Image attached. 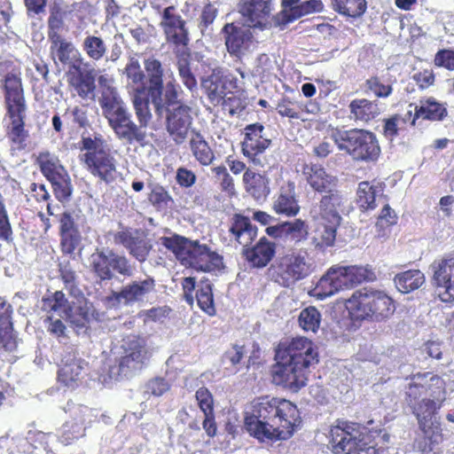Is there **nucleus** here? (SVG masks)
Listing matches in <instances>:
<instances>
[{
    "instance_id": "4468645a",
    "label": "nucleus",
    "mask_w": 454,
    "mask_h": 454,
    "mask_svg": "<svg viewBox=\"0 0 454 454\" xmlns=\"http://www.w3.org/2000/svg\"><path fill=\"white\" fill-rule=\"evenodd\" d=\"M155 280L150 276L145 278L135 279L114 292L112 300L120 305L132 306L145 302L155 291Z\"/></svg>"
},
{
    "instance_id": "7ed1b4c3",
    "label": "nucleus",
    "mask_w": 454,
    "mask_h": 454,
    "mask_svg": "<svg viewBox=\"0 0 454 454\" xmlns=\"http://www.w3.org/2000/svg\"><path fill=\"white\" fill-rule=\"evenodd\" d=\"M346 309L353 320L385 321L395 312L393 300L383 291L363 288L346 301Z\"/></svg>"
},
{
    "instance_id": "f03ea898",
    "label": "nucleus",
    "mask_w": 454,
    "mask_h": 454,
    "mask_svg": "<svg viewBox=\"0 0 454 454\" xmlns=\"http://www.w3.org/2000/svg\"><path fill=\"white\" fill-rule=\"evenodd\" d=\"M145 83L133 88L129 96L139 123L148 124L152 119L150 103L160 115L165 104L173 106L178 98V86L173 72L154 57L144 60Z\"/></svg>"
},
{
    "instance_id": "c03bdc74",
    "label": "nucleus",
    "mask_w": 454,
    "mask_h": 454,
    "mask_svg": "<svg viewBox=\"0 0 454 454\" xmlns=\"http://www.w3.org/2000/svg\"><path fill=\"white\" fill-rule=\"evenodd\" d=\"M196 299L199 307L209 316L215 313L214 306V298L212 292V285L207 280L200 281L196 290Z\"/></svg>"
},
{
    "instance_id": "4d7b16f0",
    "label": "nucleus",
    "mask_w": 454,
    "mask_h": 454,
    "mask_svg": "<svg viewBox=\"0 0 454 454\" xmlns=\"http://www.w3.org/2000/svg\"><path fill=\"white\" fill-rule=\"evenodd\" d=\"M342 142H374L376 140V137L373 133L369 132L364 129H349L346 130L343 135H341Z\"/></svg>"
},
{
    "instance_id": "de8ad7c7",
    "label": "nucleus",
    "mask_w": 454,
    "mask_h": 454,
    "mask_svg": "<svg viewBox=\"0 0 454 454\" xmlns=\"http://www.w3.org/2000/svg\"><path fill=\"white\" fill-rule=\"evenodd\" d=\"M321 314L315 307L302 309L299 316L300 326L307 332L316 333L320 326Z\"/></svg>"
},
{
    "instance_id": "473e14b6",
    "label": "nucleus",
    "mask_w": 454,
    "mask_h": 454,
    "mask_svg": "<svg viewBox=\"0 0 454 454\" xmlns=\"http://www.w3.org/2000/svg\"><path fill=\"white\" fill-rule=\"evenodd\" d=\"M72 309L68 313L67 320L78 329H83L86 324L93 317L94 309L91 303L83 297L77 301H71Z\"/></svg>"
},
{
    "instance_id": "c9c22d12",
    "label": "nucleus",
    "mask_w": 454,
    "mask_h": 454,
    "mask_svg": "<svg viewBox=\"0 0 454 454\" xmlns=\"http://www.w3.org/2000/svg\"><path fill=\"white\" fill-rule=\"evenodd\" d=\"M429 387H435V385L431 381V378L427 380L422 376L414 377L406 390L405 400L408 405L411 407L424 396H428L430 393Z\"/></svg>"
},
{
    "instance_id": "a19ab883",
    "label": "nucleus",
    "mask_w": 454,
    "mask_h": 454,
    "mask_svg": "<svg viewBox=\"0 0 454 454\" xmlns=\"http://www.w3.org/2000/svg\"><path fill=\"white\" fill-rule=\"evenodd\" d=\"M382 192L379 186H374L369 182H361L357 188V203L364 210L376 207V198Z\"/></svg>"
},
{
    "instance_id": "f257e3e1",
    "label": "nucleus",
    "mask_w": 454,
    "mask_h": 454,
    "mask_svg": "<svg viewBox=\"0 0 454 454\" xmlns=\"http://www.w3.org/2000/svg\"><path fill=\"white\" fill-rule=\"evenodd\" d=\"M300 423V413L294 403L270 396L255 399L252 403L251 415L245 419L249 434L262 442L286 440Z\"/></svg>"
},
{
    "instance_id": "3c124183",
    "label": "nucleus",
    "mask_w": 454,
    "mask_h": 454,
    "mask_svg": "<svg viewBox=\"0 0 454 454\" xmlns=\"http://www.w3.org/2000/svg\"><path fill=\"white\" fill-rule=\"evenodd\" d=\"M53 188L54 194L59 200H67L72 193V186L67 172L49 180Z\"/></svg>"
},
{
    "instance_id": "dca6fc26",
    "label": "nucleus",
    "mask_w": 454,
    "mask_h": 454,
    "mask_svg": "<svg viewBox=\"0 0 454 454\" xmlns=\"http://www.w3.org/2000/svg\"><path fill=\"white\" fill-rule=\"evenodd\" d=\"M347 200L337 191L324 195L318 204L315 205L310 215L318 223H329L340 225L342 207Z\"/></svg>"
},
{
    "instance_id": "052dcab7",
    "label": "nucleus",
    "mask_w": 454,
    "mask_h": 454,
    "mask_svg": "<svg viewBox=\"0 0 454 454\" xmlns=\"http://www.w3.org/2000/svg\"><path fill=\"white\" fill-rule=\"evenodd\" d=\"M63 319H66V317L47 316L45 319L47 331L57 338L67 337V327Z\"/></svg>"
},
{
    "instance_id": "9d476101",
    "label": "nucleus",
    "mask_w": 454,
    "mask_h": 454,
    "mask_svg": "<svg viewBox=\"0 0 454 454\" xmlns=\"http://www.w3.org/2000/svg\"><path fill=\"white\" fill-rule=\"evenodd\" d=\"M277 363L272 368V381L292 392H298L306 386L309 370L288 361L286 357H277Z\"/></svg>"
},
{
    "instance_id": "f8f14e48",
    "label": "nucleus",
    "mask_w": 454,
    "mask_h": 454,
    "mask_svg": "<svg viewBox=\"0 0 454 454\" xmlns=\"http://www.w3.org/2000/svg\"><path fill=\"white\" fill-rule=\"evenodd\" d=\"M277 357H286L309 370L318 363V352L313 342L305 338L293 339L288 344H281L276 353Z\"/></svg>"
},
{
    "instance_id": "603ef678",
    "label": "nucleus",
    "mask_w": 454,
    "mask_h": 454,
    "mask_svg": "<svg viewBox=\"0 0 454 454\" xmlns=\"http://www.w3.org/2000/svg\"><path fill=\"white\" fill-rule=\"evenodd\" d=\"M178 74L184 85L192 90L197 88V81L191 71L189 55H181L177 59Z\"/></svg>"
},
{
    "instance_id": "a878e982",
    "label": "nucleus",
    "mask_w": 454,
    "mask_h": 454,
    "mask_svg": "<svg viewBox=\"0 0 454 454\" xmlns=\"http://www.w3.org/2000/svg\"><path fill=\"white\" fill-rule=\"evenodd\" d=\"M303 174L309 184L318 192H334L333 188L336 186L337 178L328 173L320 166L306 165Z\"/></svg>"
},
{
    "instance_id": "8fccbe9b",
    "label": "nucleus",
    "mask_w": 454,
    "mask_h": 454,
    "mask_svg": "<svg viewBox=\"0 0 454 454\" xmlns=\"http://www.w3.org/2000/svg\"><path fill=\"white\" fill-rule=\"evenodd\" d=\"M202 87L214 104H219L225 95L224 87L218 76L212 75L202 81Z\"/></svg>"
},
{
    "instance_id": "5701e85b",
    "label": "nucleus",
    "mask_w": 454,
    "mask_h": 454,
    "mask_svg": "<svg viewBox=\"0 0 454 454\" xmlns=\"http://www.w3.org/2000/svg\"><path fill=\"white\" fill-rule=\"evenodd\" d=\"M239 12L246 25L263 27L270 15L271 0H250L239 4Z\"/></svg>"
},
{
    "instance_id": "f3484780",
    "label": "nucleus",
    "mask_w": 454,
    "mask_h": 454,
    "mask_svg": "<svg viewBox=\"0 0 454 454\" xmlns=\"http://www.w3.org/2000/svg\"><path fill=\"white\" fill-rule=\"evenodd\" d=\"M433 281L439 289V297L444 302L454 301V256L432 264Z\"/></svg>"
},
{
    "instance_id": "680f3d73",
    "label": "nucleus",
    "mask_w": 454,
    "mask_h": 454,
    "mask_svg": "<svg viewBox=\"0 0 454 454\" xmlns=\"http://www.w3.org/2000/svg\"><path fill=\"white\" fill-rule=\"evenodd\" d=\"M196 400L203 413L210 414L214 411L213 395L206 387H200L196 391Z\"/></svg>"
},
{
    "instance_id": "ddd939ff",
    "label": "nucleus",
    "mask_w": 454,
    "mask_h": 454,
    "mask_svg": "<svg viewBox=\"0 0 454 454\" xmlns=\"http://www.w3.org/2000/svg\"><path fill=\"white\" fill-rule=\"evenodd\" d=\"M160 27L168 43L176 47H185L189 43V31L186 21L174 5L168 6L160 13Z\"/></svg>"
},
{
    "instance_id": "7c9ffc66",
    "label": "nucleus",
    "mask_w": 454,
    "mask_h": 454,
    "mask_svg": "<svg viewBox=\"0 0 454 454\" xmlns=\"http://www.w3.org/2000/svg\"><path fill=\"white\" fill-rule=\"evenodd\" d=\"M230 232L244 247L249 246L257 235V230L247 217L236 215L232 218Z\"/></svg>"
},
{
    "instance_id": "cd10ccee",
    "label": "nucleus",
    "mask_w": 454,
    "mask_h": 454,
    "mask_svg": "<svg viewBox=\"0 0 454 454\" xmlns=\"http://www.w3.org/2000/svg\"><path fill=\"white\" fill-rule=\"evenodd\" d=\"M244 253L247 260L250 262L253 266L262 268L266 266L275 255V244L262 238L254 247L246 249Z\"/></svg>"
},
{
    "instance_id": "5fc2aeb1",
    "label": "nucleus",
    "mask_w": 454,
    "mask_h": 454,
    "mask_svg": "<svg viewBox=\"0 0 454 454\" xmlns=\"http://www.w3.org/2000/svg\"><path fill=\"white\" fill-rule=\"evenodd\" d=\"M345 269L352 287L363 281H372L375 278L374 273L367 267L347 266Z\"/></svg>"
},
{
    "instance_id": "13d9d810",
    "label": "nucleus",
    "mask_w": 454,
    "mask_h": 454,
    "mask_svg": "<svg viewBox=\"0 0 454 454\" xmlns=\"http://www.w3.org/2000/svg\"><path fill=\"white\" fill-rule=\"evenodd\" d=\"M81 242V235L77 229L61 233V246L63 252L72 254Z\"/></svg>"
},
{
    "instance_id": "4be33fe9",
    "label": "nucleus",
    "mask_w": 454,
    "mask_h": 454,
    "mask_svg": "<svg viewBox=\"0 0 454 454\" xmlns=\"http://www.w3.org/2000/svg\"><path fill=\"white\" fill-rule=\"evenodd\" d=\"M114 242L126 247L137 261L145 262L152 248L149 241L137 230H123L114 235Z\"/></svg>"
},
{
    "instance_id": "bf43d9fd",
    "label": "nucleus",
    "mask_w": 454,
    "mask_h": 454,
    "mask_svg": "<svg viewBox=\"0 0 454 454\" xmlns=\"http://www.w3.org/2000/svg\"><path fill=\"white\" fill-rule=\"evenodd\" d=\"M149 201L158 210L167 208L168 201L171 200L168 193L161 186L154 187L149 194Z\"/></svg>"
},
{
    "instance_id": "39448f33",
    "label": "nucleus",
    "mask_w": 454,
    "mask_h": 454,
    "mask_svg": "<svg viewBox=\"0 0 454 454\" xmlns=\"http://www.w3.org/2000/svg\"><path fill=\"white\" fill-rule=\"evenodd\" d=\"M431 381L435 387H429V395L424 396L411 408L418 419L420 429L428 434L432 442L438 444L443 441L444 437L436 414L445 400L446 391L443 380L440 377L431 376Z\"/></svg>"
},
{
    "instance_id": "69168bd1",
    "label": "nucleus",
    "mask_w": 454,
    "mask_h": 454,
    "mask_svg": "<svg viewBox=\"0 0 454 454\" xmlns=\"http://www.w3.org/2000/svg\"><path fill=\"white\" fill-rule=\"evenodd\" d=\"M216 15L217 8L215 6V4L211 3L205 4L200 15V22L199 25L202 34H205L207 27L214 22Z\"/></svg>"
},
{
    "instance_id": "37998d69",
    "label": "nucleus",
    "mask_w": 454,
    "mask_h": 454,
    "mask_svg": "<svg viewBox=\"0 0 454 454\" xmlns=\"http://www.w3.org/2000/svg\"><path fill=\"white\" fill-rule=\"evenodd\" d=\"M82 46L86 55L94 61L101 60L107 52V46L104 40L96 35H87Z\"/></svg>"
},
{
    "instance_id": "20e7f679",
    "label": "nucleus",
    "mask_w": 454,
    "mask_h": 454,
    "mask_svg": "<svg viewBox=\"0 0 454 454\" xmlns=\"http://www.w3.org/2000/svg\"><path fill=\"white\" fill-rule=\"evenodd\" d=\"M99 105L102 108L103 115L108 120L119 138L129 141H143L147 138V124L139 123L137 126L130 119V114L125 106V103L119 96L117 91L101 95Z\"/></svg>"
},
{
    "instance_id": "a18cd8bd",
    "label": "nucleus",
    "mask_w": 454,
    "mask_h": 454,
    "mask_svg": "<svg viewBox=\"0 0 454 454\" xmlns=\"http://www.w3.org/2000/svg\"><path fill=\"white\" fill-rule=\"evenodd\" d=\"M5 100L24 98L21 78L17 72L8 73L3 79Z\"/></svg>"
},
{
    "instance_id": "338daca9",
    "label": "nucleus",
    "mask_w": 454,
    "mask_h": 454,
    "mask_svg": "<svg viewBox=\"0 0 454 454\" xmlns=\"http://www.w3.org/2000/svg\"><path fill=\"white\" fill-rule=\"evenodd\" d=\"M74 90L81 98H89L95 90L93 76L87 75L86 77H81L75 83Z\"/></svg>"
},
{
    "instance_id": "6e6d98bb",
    "label": "nucleus",
    "mask_w": 454,
    "mask_h": 454,
    "mask_svg": "<svg viewBox=\"0 0 454 454\" xmlns=\"http://www.w3.org/2000/svg\"><path fill=\"white\" fill-rule=\"evenodd\" d=\"M57 56L62 64H71L73 60L80 59V52L71 42L61 43L57 48Z\"/></svg>"
},
{
    "instance_id": "79ce46f5",
    "label": "nucleus",
    "mask_w": 454,
    "mask_h": 454,
    "mask_svg": "<svg viewBox=\"0 0 454 454\" xmlns=\"http://www.w3.org/2000/svg\"><path fill=\"white\" fill-rule=\"evenodd\" d=\"M37 161L42 173L48 180L67 172L64 167L59 163V159L49 153H40Z\"/></svg>"
},
{
    "instance_id": "c756f323",
    "label": "nucleus",
    "mask_w": 454,
    "mask_h": 454,
    "mask_svg": "<svg viewBox=\"0 0 454 454\" xmlns=\"http://www.w3.org/2000/svg\"><path fill=\"white\" fill-rule=\"evenodd\" d=\"M273 208L277 214L287 216L298 214L300 207L294 197V184L293 183H287L281 187L280 192L273 203Z\"/></svg>"
},
{
    "instance_id": "b1692460",
    "label": "nucleus",
    "mask_w": 454,
    "mask_h": 454,
    "mask_svg": "<svg viewBox=\"0 0 454 454\" xmlns=\"http://www.w3.org/2000/svg\"><path fill=\"white\" fill-rule=\"evenodd\" d=\"M283 10L280 13V21L292 22L301 16L320 12L323 4L319 0H282Z\"/></svg>"
},
{
    "instance_id": "9b49d317",
    "label": "nucleus",
    "mask_w": 454,
    "mask_h": 454,
    "mask_svg": "<svg viewBox=\"0 0 454 454\" xmlns=\"http://www.w3.org/2000/svg\"><path fill=\"white\" fill-rule=\"evenodd\" d=\"M82 150L86 151L82 159L91 174L106 183L114 180L116 173L114 160L103 144H83Z\"/></svg>"
},
{
    "instance_id": "bb28decb",
    "label": "nucleus",
    "mask_w": 454,
    "mask_h": 454,
    "mask_svg": "<svg viewBox=\"0 0 454 454\" xmlns=\"http://www.w3.org/2000/svg\"><path fill=\"white\" fill-rule=\"evenodd\" d=\"M267 231L270 235L284 238L287 242L294 246L306 240L308 238L307 226L305 223L300 219L285 223L278 227H269Z\"/></svg>"
},
{
    "instance_id": "393cba45",
    "label": "nucleus",
    "mask_w": 454,
    "mask_h": 454,
    "mask_svg": "<svg viewBox=\"0 0 454 454\" xmlns=\"http://www.w3.org/2000/svg\"><path fill=\"white\" fill-rule=\"evenodd\" d=\"M12 307L4 298L0 297V342L8 351L17 348V339L12 328Z\"/></svg>"
},
{
    "instance_id": "6ab92c4d",
    "label": "nucleus",
    "mask_w": 454,
    "mask_h": 454,
    "mask_svg": "<svg viewBox=\"0 0 454 454\" xmlns=\"http://www.w3.org/2000/svg\"><path fill=\"white\" fill-rule=\"evenodd\" d=\"M184 265L198 271L211 272L223 267V258L207 246L195 241Z\"/></svg>"
},
{
    "instance_id": "09e8293b",
    "label": "nucleus",
    "mask_w": 454,
    "mask_h": 454,
    "mask_svg": "<svg viewBox=\"0 0 454 454\" xmlns=\"http://www.w3.org/2000/svg\"><path fill=\"white\" fill-rule=\"evenodd\" d=\"M338 292L339 289L334 280V270L330 268L317 282L315 287V293L318 298L325 299Z\"/></svg>"
},
{
    "instance_id": "2eb2a0df",
    "label": "nucleus",
    "mask_w": 454,
    "mask_h": 454,
    "mask_svg": "<svg viewBox=\"0 0 454 454\" xmlns=\"http://www.w3.org/2000/svg\"><path fill=\"white\" fill-rule=\"evenodd\" d=\"M225 45L231 55L240 58L252 51L256 45L251 27L228 23L223 27Z\"/></svg>"
},
{
    "instance_id": "0e129e2a",
    "label": "nucleus",
    "mask_w": 454,
    "mask_h": 454,
    "mask_svg": "<svg viewBox=\"0 0 454 454\" xmlns=\"http://www.w3.org/2000/svg\"><path fill=\"white\" fill-rule=\"evenodd\" d=\"M245 156L250 159L254 164L261 165L262 160L259 155L262 154L265 149V144H240Z\"/></svg>"
},
{
    "instance_id": "ea45409f",
    "label": "nucleus",
    "mask_w": 454,
    "mask_h": 454,
    "mask_svg": "<svg viewBox=\"0 0 454 454\" xmlns=\"http://www.w3.org/2000/svg\"><path fill=\"white\" fill-rule=\"evenodd\" d=\"M446 115V108L433 98L421 100L419 106L415 108V116L417 118L422 117L432 121H441Z\"/></svg>"
},
{
    "instance_id": "aec40b11",
    "label": "nucleus",
    "mask_w": 454,
    "mask_h": 454,
    "mask_svg": "<svg viewBox=\"0 0 454 454\" xmlns=\"http://www.w3.org/2000/svg\"><path fill=\"white\" fill-rule=\"evenodd\" d=\"M5 105L7 116L11 121L8 134L13 142H22L27 137V131L24 127L27 111L25 98L5 100Z\"/></svg>"
},
{
    "instance_id": "e433bc0d",
    "label": "nucleus",
    "mask_w": 454,
    "mask_h": 454,
    "mask_svg": "<svg viewBox=\"0 0 454 454\" xmlns=\"http://www.w3.org/2000/svg\"><path fill=\"white\" fill-rule=\"evenodd\" d=\"M349 109L354 118L362 121L372 120L380 114V108L378 103L365 98L351 101Z\"/></svg>"
},
{
    "instance_id": "e2e57ef3",
    "label": "nucleus",
    "mask_w": 454,
    "mask_h": 454,
    "mask_svg": "<svg viewBox=\"0 0 454 454\" xmlns=\"http://www.w3.org/2000/svg\"><path fill=\"white\" fill-rule=\"evenodd\" d=\"M192 151L196 159L202 165H209L215 158L213 151L208 146V144H193Z\"/></svg>"
},
{
    "instance_id": "58836bf2",
    "label": "nucleus",
    "mask_w": 454,
    "mask_h": 454,
    "mask_svg": "<svg viewBox=\"0 0 454 454\" xmlns=\"http://www.w3.org/2000/svg\"><path fill=\"white\" fill-rule=\"evenodd\" d=\"M318 224L319 226L311 239V243L315 248L324 251L334 245L337 229L340 225H333L329 223H318Z\"/></svg>"
},
{
    "instance_id": "6e6552de",
    "label": "nucleus",
    "mask_w": 454,
    "mask_h": 454,
    "mask_svg": "<svg viewBox=\"0 0 454 454\" xmlns=\"http://www.w3.org/2000/svg\"><path fill=\"white\" fill-rule=\"evenodd\" d=\"M313 270V262L306 250H292L278 260L275 268L276 281L284 286H290L309 276Z\"/></svg>"
},
{
    "instance_id": "1a4fd4ad",
    "label": "nucleus",
    "mask_w": 454,
    "mask_h": 454,
    "mask_svg": "<svg viewBox=\"0 0 454 454\" xmlns=\"http://www.w3.org/2000/svg\"><path fill=\"white\" fill-rule=\"evenodd\" d=\"M90 263L94 273L102 280H110L114 273L129 278L135 271V265L124 256L113 250H97L90 255Z\"/></svg>"
},
{
    "instance_id": "423d86ee",
    "label": "nucleus",
    "mask_w": 454,
    "mask_h": 454,
    "mask_svg": "<svg viewBox=\"0 0 454 454\" xmlns=\"http://www.w3.org/2000/svg\"><path fill=\"white\" fill-rule=\"evenodd\" d=\"M334 454H378L374 446L364 441L361 427L352 422L338 421L329 432Z\"/></svg>"
},
{
    "instance_id": "4c0bfd02",
    "label": "nucleus",
    "mask_w": 454,
    "mask_h": 454,
    "mask_svg": "<svg viewBox=\"0 0 454 454\" xmlns=\"http://www.w3.org/2000/svg\"><path fill=\"white\" fill-rule=\"evenodd\" d=\"M396 288L403 294H408L419 288L425 283V276L419 270H411L395 277Z\"/></svg>"
},
{
    "instance_id": "c85d7f7f",
    "label": "nucleus",
    "mask_w": 454,
    "mask_h": 454,
    "mask_svg": "<svg viewBox=\"0 0 454 454\" xmlns=\"http://www.w3.org/2000/svg\"><path fill=\"white\" fill-rule=\"evenodd\" d=\"M41 309L46 312L47 316L66 317V320H67L72 304L61 291H56L42 299Z\"/></svg>"
},
{
    "instance_id": "2f4dec72",
    "label": "nucleus",
    "mask_w": 454,
    "mask_h": 454,
    "mask_svg": "<svg viewBox=\"0 0 454 454\" xmlns=\"http://www.w3.org/2000/svg\"><path fill=\"white\" fill-rule=\"evenodd\" d=\"M245 189L255 200H264L270 193L268 179L252 170H247L243 175Z\"/></svg>"
},
{
    "instance_id": "412c9836",
    "label": "nucleus",
    "mask_w": 454,
    "mask_h": 454,
    "mask_svg": "<svg viewBox=\"0 0 454 454\" xmlns=\"http://www.w3.org/2000/svg\"><path fill=\"white\" fill-rule=\"evenodd\" d=\"M85 365L84 360L77 357L74 352H67L59 364L58 373L59 383L71 389L76 387L82 378Z\"/></svg>"
},
{
    "instance_id": "864d4df0",
    "label": "nucleus",
    "mask_w": 454,
    "mask_h": 454,
    "mask_svg": "<svg viewBox=\"0 0 454 454\" xmlns=\"http://www.w3.org/2000/svg\"><path fill=\"white\" fill-rule=\"evenodd\" d=\"M123 74L126 75L129 84H142L145 79V72L143 71L138 59L134 57L129 59Z\"/></svg>"
},
{
    "instance_id": "49530a36",
    "label": "nucleus",
    "mask_w": 454,
    "mask_h": 454,
    "mask_svg": "<svg viewBox=\"0 0 454 454\" xmlns=\"http://www.w3.org/2000/svg\"><path fill=\"white\" fill-rule=\"evenodd\" d=\"M334 9L349 17H359L366 10L365 0H334Z\"/></svg>"
},
{
    "instance_id": "774afa93",
    "label": "nucleus",
    "mask_w": 454,
    "mask_h": 454,
    "mask_svg": "<svg viewBox=\"0 0 454 454\" xmlns=\"http://www.w3.org/2000/svg\"><path fill=\"white\" fill-rule=\"evenodd\" d=\"M434 64L448 70H454V51L441 50L434 57Z\"/></svg>"
},
{
    "instance_id": "0eeeda50",
    "label": "nucleus",
    "mask_w": 454,
    "mask_h": 454,
    "mask_svg": "<svg viewBox=\"0 0 454 454\" xmlns=\"http://www.w3.org/2000/svg\"><path fill=\"white\" fill-rule=\"evenodd\" d=\"M120 348L121 352L119 364L109 371L111 378L132 376L147 364L150 353L143 338L129 335L122 339Z\"/></svg>"
},
{
    "instance_id": "a211bd4d",
    "label": "nucleus",
    "mask_w": 454,
    "mask_h": 454,
    "mask_svg": "<svg viewBox=\"0 0 454 454\" xmlns=\"http://www.w3.org/2000/svg\"><path fill=\"white\" fill-rule=\"evenodd\" d=\"M167 129L172 138L177 142L188 138L189 142H195L192 131L190 129L192 117L190 115V107L186 106H173L168 110Z\"/></svg>"
},
{
    "instance_id": "f704fd0d",
    "label": "nucleus",
    "mask_w": 454,
    "mask_h": 454,
    "mask_svg": "<svg viewBox=\"0 0 454 454\" xmlns=\"http://www.w3.org/2000/svg\"><path fill=\"white\" fill-rule=\"evenodd\" d=\"M340 150L347 151L354 160H374L380 153L379 144H337Z\"/></svg>"
},
{
    "instance_id": "72a5a7b5",
    "label": "nucleus",
    "mask_w": 454,
    "mask_h": 454,
    "mask_svg": "<svg viewBox=\"0 0 454 454\" xmlns=\"http://www.w3.org/2000/svg\"><path fill=\"white\" fill-rule=\"evenodd\" d=\"M160 240V244L170 250L183 264L186 262L191 249L195 242L179 235L162 237Z\"/></svg>"
}]
</instances>
